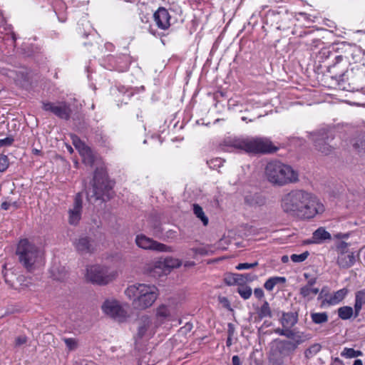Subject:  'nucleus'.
Wrapping results in <instances>:
<instances>
[{
    "label": "nucleus",
    "instance_id": "f257e3e1",
    "mask_svg": "<svg viewBox=\"0 0 365 365\" xmlns=\"http://www.w3.org/2000/svg\"><path fill=\"white\" fill-rule=\"evenodd\" d=\"M282 207L289 215L301 219H310L324 212V205L313 194L304 190H293L282 200Z\"/></svg>",
    "mask_w": 365,
    "mask_h": 365
},
{
    "label": "nucleus",
    "instance_id": "f03ea898",
    "mask_svg": "<svg viewBox=\"0 0 365 365\" xmlns=\"http://www.w3.org/2000/svg\"><path fill=\"white\" fill-rule=\"evenodd\" d=\"M125 294L133 299V305L138 309H145L153 305L158 297V289L154 285L135 284L128 286Z\"/></svg>",
    "mask_w": 365,
    "mask_h": 365
},
{
    "label": "nucleus",
    "instance_id": "7ed1b4c3",
    "mask_svg": "<svg viewBox=\"0 0 365 365\" xmlns=\"http://www.w3.org/2000/svg\"><path fill=\"white\" fill-rule=\"evenodd\" d=\"M264 173L267 180L274 185L283 186L299 181L298 173L279 160L269 162Z\"/></svg>",
    "mask_w": 365,
    "mask_h": 365
},
{
    "label": "nucleus",
    "instance_id": "20e7f679",
    "mask_svg": "<svg viewBox=\"0 0 365 365\" xmlns=\"http://www.w3.org/2000/svg\"><path fill=\"white\" fill-rule=\"evenodd\" d=\"M93 181L92 188L87 192L88 202H106L113 197V182L109 180L107 173L103 169H96Z\"/></svg>",
    "mask_w": 365,
    "mask_h": 365
},
{
    "label": "nucleus",
    "instance_id": "39448f33",
    "mask_svg": "<svg viewBox=\"0 0 365 365\" xmlns=\"http://www.w3.org/2000/svg\"><path fill=\"white\" fill-rule=\"evenodd\" d=\"M16 255L22 267L27 272H31L37 268L43 252L34 242L28 239H22L17 245Z\"/></svg>",
    "mask_w": 365,
    "mask_h": 365
},
{
    "label": "nucleus",
    "instance_id": "423d86ee",
    "mask_svg": "<svg viewBox=\"0 0 365 365\" xmlns=\"http://www.w3.org/2000/svg\"><path fill=\"white\" fill-rule=\"evenodd\" d=\"M309 138L312 140L314 149L324 155H330L335 149L331 144L334 139V132L329 129L322 128L310 133Z\"/></svg>",
    "mask_w": 365,
    "mask_h": 365
},
{
    "label": "nucleus",
    "instance_id": "0eeeda50",
    "mask_svg": "<svg viewBox=\"0 0 365 365\" xmlns=\"http://www.w3.org/2000/svg\"><path fill=\"white\" fill-rule=\"evenodd\" d=\"M224 281L229 286H237V292L245 299L251 297V288L249 286L250 275L249 274L227 273Z\"/></svg>",
    "mask_w": 365,
    "mask_h": 365
},
{
    "label": "nucleus",
    "instance_id": "6e6552de",
    "mask_svg": "<svg viewBox=\"0 0 365 365\" xmlns=\"http://www.w3.org/2000/svg\"><path fill=\"white\" fill-rule=\"evenodd\" d=\"M178 315V304L173 301H167L155 309L154 321L155 326L161 327L167 322L174 321Z\"/></svg>",
    "mask_w": 365,
    "mask_h": 365
},
{
    "label": "nucleus",
    "instance_id": "1a4fd4ad",
    "mask_svg": "<svg viewBox=\"0 0 365 365\" xmlns=\"http://www.w3.org/2000/svg\"><path fill=\"white\" fill-rule=\"evenodd\" d=\"M116 277L115 272H110L106 267L92 265L87 268L86 278L92 283L106 284Z\"/></svg>",
    "mask_w": 365,
    "mask_h": 365
},
{
    "label": "nucleus",
    "instance_id": "9d476101",
    "mask_svg": "<svg viewBox=\"0 0 365 365\" xmlns=\"http://www.w3.org/2000/svg\"><path fill=\"white\" fill-rule=\"evenodd\" d=\"M310 338V334L297 331L293 338H289L291 340H279L277 349L280 354L289 356L294 352L299 345L303 344Z\"/></svg>",
    "mask_w": 365,
    "mask_h": 365
},
{
    "label": "nucleus",
    "instance_id": "9b49d317",
    "mask_svg": "<svg viewBox=\"0 0 365 365\" xmlns=\"http://www.w3.org/2000/svg\"><path fill=\"white\" fill-rule=\"evenodd\" d=\"M341 49V54L334 56L336 62L332 66H329V69H334L336 65L343 61L349 64L356 63L360 62L363 58L362 51L356 45H344Z\"/></svg>",
    "mask_w": 365,
    "mask_h": 365
},
{
    "label": "nucleus",
    "instance_id": "f8f14e48",
    "mask_svg": "<svg viewBox=\"0 0 365 365\" xmlns=\"http://www.w3.org/2000/svg\"><path fill=\"white\" fill-rule=\"evenodd\" d=\"M182 265V261L174 257H166L164 260H158L148 265V271L149 273L155 277L170 272L171 269L180 267Z\"/></svg>",
    "mask_w": 365,
    "mask_h": 365
},
{
    "label": "nucleus",
    "instance_id": "ddd939ff",
    "mask_svg": "<svg viewBox=\"0 0 365 365\" xmlns=\"http://www.w3.org/2000/svg\"><path fill=\"white\" fill-rule=\"evenodd\" d=\"M101 308L106 315L118 322H123L128 317L127 311L115 299L106 300Z\"/></svg>",
    "mask_w": 365,
    "mask_h": 365
},
{
    "label": "nucleus",
    "instance_id": "4468645a",
    "mask_svg": "<svg viewBox=\"0 0 365 365\" xmlns=\"http://www.w3.org/2000/svg\"><path fill=\"white\" fill-rule=\"evenodd\" d=\"M135 242L139 247L144 250H150L161 252H173V248L171 247L153 240L144 235H137Z\"/></svg>",
    "mask_w": 365,
    "mask_h": 365
},
{
    "label": "nucleus",
    "instance_id": "2eb2a0df",
    "mask_svg": "<svg viewBox=\"0 0 365 365\" xmlns=\"http://www.w3.org/2000/svg\"><path fill=\"white\" fill-rule=\"evenodd\" d=\"M43 109L46 111H50L59 118L64 120H68L72 112L70 105L64 101L58 103L43 102Z\"/></svg>",
    "mask_w": 365,
    "mask_h": 365
},
{
    "label": "nucleus",
    "instance_id": "dca6fc26",
    "mask_svg": "<svg viewBox=\"0 0 365 365\" xmlns=\"http://www.w3.org/2000/svg\"><path fill=\"white\" fill-rule=\"evenodd\" d=\"M278 150L279 147L274 145L268 138H252V153L269 155L276 153Z\"/></svg>",
    "mask_w": 365,
    "mask_h": 365
},
{
    "label": "nucleus",
    "instance_id": "f3484780",
    "mask_svg": "<svg viewBox=\"0 0 365 365\" xmlns=\"http://www.w3.org/2000/svg\"><path fill=\"white\" fill-rule=\"evenodd\" d=\"M159 326H155V321H152L150 317L143 315L138 321V337H151L155 334Z\"/></svg>",
    "mask_w": 365,
    "mask_h": 365
},
{
    "label": "nucleus",
    "instance_id": "a211bd4d",
    "mask_svg": "<svg viewBox=\"0 0 365 365\" xmlns=\"http://www.w3.org/2000/svg\"><path fill=\"white\" fill-rule=\"evenodd\" d=\"M83 210V196L78 192L74 197L72 208L68 210V222L71 225H76L81 219Z\"/></svg>",
    "mask_w": 365,
    "mask_h": 365
},
{
    "label": "nucleus",
    "instance_id": "6ab92c4d",
    "mask_svg": "<svg viewBox=\"0 0 365 365\" xmlns=\"http://www.w3.org/2000/svg\"><path fill=\"white\" fill-rule=\"evenodd\" d=\"M73 144L78 150L83 158V162L88 165H92L94 163V155L91 149L82 142L78 136L72 135Z\"/></svg>",
    "mask_w": 365,
    "mask_h": 365
},
{
    "label": "nucleus",
    "instance_id": "aec40b11",
    "mask_svg": "<svg viewBox=\"0 0 365 365\" xmlns=\"http://www.w3.org/2000/svg\"><path fill=\"white\" fill-rule=\"evenodd\" d=\"M339 85L343 90L351 91L358 89V79L354 75V69L346 71L339 75Z\"/></svg>",
    "mask_w": 365,
    "mask_h": 365
},
{
    "label": "nucleus",
    "instance_id": "412c9836",
    "mask_svg": "<svg viewBox=\"0 0 365 365\" xmlns=\"http://www.w3.org/2000/svg\"><path fill=\"white\" fill-rule=\"evenodd\" d=\"M74 246L81 255L91 254L96 250L94 241L88 237H81L74 242Z\"/></svg>",
    "mask_w": 365,
    "mask_h": 365
},
{
    "label": "nucleus",
    "instance_id": "4be33fe9",
    "mask_svg": "<svg viewBox=\"0 0 365 365\" xmlns=\"http://www.w3.org/2000/svg\"><path fill=\"white\" fill-rule=\"evenodd\" d=\"M153 18L159 29L166 30L170 26V15L165 8L160 7L154 13Z\"/></svg>",
    "mask_w": 365,
    "mask_h": 365
},
{
    "label": "nucleus",
    "instance_id": "5701e85b",
    "mask_svg": "<svg viewBox=\"0 0 365 365\" xmlns=\"http://www.w3.org/2000/svg\"><path fill=\"white\" fill-rule=\"evenodd\" d=\"M226 145L240 151L251 153V140L249 138L240 137L230 139L226 141Z\"/></svg>",
    "mask_w": 365,
    "mask_h": 365
},
{
    "label": "nucleus",
    "instance_id": "b1692460",
    "mask_svg": "<svg viewBox=\"0 0 365 365\" xmlns=\"http://www.w3.org/2000/svg\"><path fill=\"white\" fill-rule=\"evenodd\" d=\"M298 312H282V316L279 318V322L284 328L292 329L294 327L299 320Z\"/></svg>",
    "mask_w": 365,
    "mask_h": 365
},
{
    "label": "nucleus",
    "instance_id": "393cba45",
    "mask_svg": "<svg viewBox=\"0 0 365 365\" xmlns=\"http://www.w3.org/2000/svg\"><path fill=\"white\" fill-rule=\"evenodd\" d=\"M356 262L354 252H341L338 254L336 263L340 268L348 269L352 267Z\"/></svg>",
    "mask_w": 365,
    "mask_h": 365
},
{
    "label": "nucleus",
    "instance_id": "a878e982",
    "mask_svg": "<svg viewBox=\"0 0 365 365\" xmlns=\"http://www.w3.org/2000/svg\"><path fill=\"white\" fill-rule=\"evenodd\" d=\"M312 239L314 243H320L324 240H330L331 235L324 227H321L313 232Z\"/></svg>",
    "mask_w": 365,
    "mask_h": 365
},
{
    "label": "nucleus",
    "instance_id": "bb28decb",
    "mask_svg": "<svg viewBox=\"0 0 365 365\" xmlns=\"http://www.w3.org/2000/svg\"><path fill=\"white\" fill-rule=\"evenodd\" d=\"M32 284L31 279L24 275L19 276L16 279V284L12 286L19 291H24L29 288Z\"/></svg>",
    "mask_w": 365,
    "mask_h": 365
},
{
    "label": "nucleus",
    "instance_id": "cd10ccee",
    "mask_svg": "<svg viewBox=\"0 0 365 365\" xmlns=\"http://www.w3.org/2000/svg\"><path fill=\"white\" fill-rule=\"evenodd\" d=\"M348 293V289L346 288L341 289L334 293L332 296L329 297L327 303L329 304H336L342 301Z\"/></svg>",
    "mask_w": 365,
    "mask_h": 365
},
{
    "label": "nucleus",
    "instance_id": "c85d7f7f",
    "mask_svg": "<svg viewBox=\"0 0 365 365\" xmlns=\"http://www.w3.org/2000/svg\"><path fill=\"white\" fill-rule=\"evenodd\" d=\"M257 314L259 319L264 317H272V311L269 304L267 301H264L260 308L257 309Z\"/></svg>",
    "mask_w": 365,
    "mask_h": 365
},
{
    "label": "nucleus",
    "instance_id": "c756f323",
    "mask_svg": "<svg viewBox=\"0 0 365 365\" xmlns=\"http://www.w3.org/2000/svg\"><path fill=\"white\" fill-rule=\"evenodd\" d=\"M353 147L359 154H365V134L359 135L355 139Z\"/></svg>",
    "mask_w": 365,
    "mask_h": 365
},
{
    "label": "nucleus",
    "instance_id": "7c9ffc66",
    "mask_svg": "<svg viewBox=\"0 0 365 365\" xmlns=\"http://www.w3.org/2000/svg\"><path fill=\"white\" fill-rule=\"evenodd\" d=\"M354 314L352 307L349 306L341 307L338 309L339 317L343 320L350 319Z\"/></svg>",
    "mask_w": 365,
    "mask_h": 365
},
{
    "label": "nucleus",
    "instance_id": "2f4dec72",
    "mask_svg": "<svg viewBox=\"0 0 365 365\" xmlns=\"http://www.w3.org/2000/svg\"><path fill=\"white\" fill-rule=\"evenodd\" d=\"M311 319L316 324L325 323L328 321V314L327 312H315L311 314Z\"/></svg>",
    "mask_w": 365,
    "mask_h": 365
},
{
    "label": "nucleus",
    "instance_id": "473e14b6",
    "mask_svg": "<svg viewBox=\"0 0 365 365\" xmlns=\"http://www.w3.org/2000/svg\"><path fill=\"white\" fill-rule=\"evenodd\" d=\"M193 212L197 217L201 220L204 225H207L208 223V218L205 216L202 208L197 204L193 205Z\"/></svg>",
    "mask_w": 365,
    "mask_h": 365
},
{
    "label": "nucleus",
    "instance_id": "72a5a7b5",
    "mask_svg": "<svg viewBox=\"0 0 365 365\" xmlns=\"http://www.w3.org/2000/svg\"><path fill=\"white\" fill-rule=\"evenodd\" d=\"M322 346L319 344H314L304 351L306 359H310L320 351Z\"/></svg>",
    "mask_w": 365,
    "mask_h": 365
},
{
    "label": "nucleus",
    "instance_id": "f704fd0d",
    "mask_svg": "<svg viewBox=\"0 0 365 365\" xmlns=\"http://www.w3.org/2000/svg\"><path fill=\"white\" fill-rule=\"evenodd\" d=\"M297 331L287 328H277L274 329V332L280 336H284L287 338H293Z\"/></svg>",
    "mask_w": 365,
    "mask_h": 365
},
{
    "label": "nucleus",
    "instance_id": "c9c22d12",
    "mask_svg": "<svg viewBox=\"0 0 365 365\" xmlns=\"http://www.w3.org/2000/svg\"><path fill=\"white\" fill-rule=\"evenodd\" d=\"M190 251L193 253L194 255H210L212 253L210 246L192 248Z\"/></svg>",
    "mask_w": 365,
    "mask_h": 365
},
{
    "label": "nucleus",
    "instance_id": "e433bc0d",
    "mask_svg": "<svg viewBox=\"0 0 365 365\" xmlns=\"http://www.w3.org/2000/svg\"><path fill=\"white\" fill-rule=\"evenodd\" d=\"M319 289L318 288H313L312 287L304 286L300 288L299 294L303 297H308L311 294L316 295L319 293Z\"/></svg>",
    "mask_w": 365,
    "mask_h": 365
},
{
    "label": "nucleus",
    "instance_id": "4c0bfd02",
    "mask_svg": "<svg viewBox=\"0 0 365 365\" xmlns=\"http://www.w3.org/2000/svg\"><path fill=\"white\" fill-rule=\"evenodd\" d=\"M63 341L69 351L76 349L78 345V340L74 338H64Z\"/></svg>",
    "mask_w": 365,
    "mask_h": 365
},
{
    "label": "nucleus",
    "instance_id": "58836bf2",
    "mask_svg": "<svg viewBox=\"0 0 365 365\" xmlns=\"http://www.w3.org/2000/svg\"><path fill=\"white\" fill-rule=\"evenodd\" d=\"M309 255V252L306 251L300 255L293 254L291 255L290 258L294 262H304Z\"/></svg>",
    "mask_w": 365,
    "mask_h": 365
},
{
    "label": "nucleus",
    "instance_id": "ea45409f",
    "mask_svg": "<svg viewBox=\"0 0 365 365\" xmlns=\"http://www.w3.org/2000/svg\"><path fill=\"white\" fill-rule=\"evenodd\" d=\"M257 206H262L265 204V197L262 193H255L252 197V202Z\"/></svg>",
    "mask_w": 365,
    "mask_h": 365
},
{
    "label": "nucleus",
    "instance_id": "a19ab883",
    "mask_svg": "<svg viewBox=\"0 0 365 365\" xmlns=\"http://www.w3.org/2000/svg\"><path fill=\"white\" fill-rule=\"evenodd\" d=\"M9 165V161L7 155L0 154V172L6 171Z\"/></svg>",
    "mask_w": 365,
    "mask_h": 365
},
{
    "label": "nucleus",
    "instance_id": "79ce46f5",
    "mask_svg": "<svg viewBox=\"0 0 365 365\" xmlns=\"http://www.w3.org/2000/svg\"><path fill=\"white\" fill-rule=\"evenodd\" d=\"M14 142V138L12 135H9L4 139H0V148L10 146Z\"/></svg>",
    "mask_w": 365,
    "mask_h": 365
},
{
    "label": "nucleus",
    "instance_id": "37998d69",
    "mask_svg": "<svg viewBox=\"0 0 365 365\" xmlns=\"http://www.w3.org/2000/svg\"><path fill=\"white\" fill-rule=\"evenodd\" d=\"M11 207H12L14 210H16L19 207V205L17 202H4L1 205V207L2 210H8Z\"/></svg>",
    "mask_w": 365,
    "mask_h": 365
},
{
    "label": "nucleus",
    "instance_id": "c03bdc74",
    "mask_svg": "<svg viewBox=\"0 0 365 365\" xmlns=\"http://www.w3.org/2000/svg\"><path fill=\"white\" fill-rule=\"evenodd\" d=\"M354 349L352 348H344L341 352V356L347 359L354 358Z\"/></svg>",
    "mask_w": 365,
    "mask_h": 365
},
{
    "label": "nucleus",
    "instance_id": "a18cd8bd",
    "mask_svg": "<svg viewBox=\"0 0 365 365\" xmlns=\"http://www.w3.org/2000/svg\"><path fill=\"white\" fill-rule=\"evenodd\" d=\"M355 300L357 302H361V304H365V289L358 291L356 293Z\"/></svg>",
    "mask_w": 365,
    "mask_h": 365
},
{
    "label": "nucleus",
    "instance_id": "49530a36",
    "mask_svg": "<svg viewBox=\"0 0 365 365\" xmlns=\"http://www.w3.org/2000/svg\"><path fill=\"white\" fill-rule=\"evenodd\" d=\"M348 243L344 241L339 242L336 245V251L339 253L347 252Z\"/></svg>",
    "mask_w": 365,
    "mask_h": 365
},
{
    "label": "nucleus",
    "instance_id": "de8ad7c7",
    "mask_svg": "<svg viewBox=\"0 0 365 365\" xmlns=\"http://www.w3.org/2000/svg\"><path fill=\"white\" fill-rule=\"evenodd\" d=\"M333 54L334 53L327 48H323L319 51L321 58H328Z\"/></svg>",
    "mask_w": 365,
    "mask_h": 365
},
{
    "label": "nucleus",
    "instance_id": "09e8293b",
    "mask_svg": "<svg viewBox=\"0 0 365 365\" xmlns=\"http://www.w3.org/2000/svg\"><path fill=\"white\" fill-rule=\"evenodd\" d=\"M223 164V160L221 158H215L212 160L210 163V168L221 167Z\"/></svg>",
    "mask_w": 365,
    "mask_h": 365
},
{
    "label": "nucleus",
    "instance_id": "8fccbe9b",
    "mask_svg": "<svg viewBox=\"0 0 365 365\" xmlns=\"http://www.w3.org/2000/svg\"><path fill=\"white\" fill-rule=\"evenodd\" d=\"M274 285L278 284H284L286 282V278L284 277H270Z\"/></svg>",
    "mask_w": 365,
    "mask_h": 365
},
{
    "label": "nucleus",
    "instance_id": "3c124183",
    "mask_svg": "<svg viewBox=\"0 0 365 365\" xmlns=\"http://www.w3.org/2000/svg\"><path fill=\"white\" fill-rule=\"evenodd\" d=\"M27 341V337L25 336H19L15 340L16 346H21L26 344Z\"/></svg>",
    "mask_w": 365,
    "mask_h": 365
},
{
    "label": "nucleus",
    "instance_id": "603ef678",
    "mask_svg": "<svg viewBox=\"0 0 365 365\" xmlns=\"http://www.w3.org/2000/svg\"><path fill=\"white\" fill-rule=\"evenodd\" d=\"M363 304H361V302H357L355 300L354 304V317H356L359 316V312L362 308Z\"/></svg>",
    "mask_w": 365,
    "mask_h": 365
},
{
    "label": "nucleus",
    "instance_id": "864d4df0",
    "mask_svg": "<svg viewBox=\"0 0 365 365\" xmlns=\"http://www.w3.org/2000/svg\"><path fill=\"white\" fill-rule=\"evenodd\" d=\"M274 286L275 285L274 284V282L272 281L270 278H269L264 284V287L267 291H272L274 289Z\"/></svg>",
    "mask_w": 365,
    "mask_h": 365
},
{
    "label": "nucleus",
    "instance_id": "5fc2aeb1",
    "mask_svg": "<svg viewBox=\"0 0 365 365\" xmlns=\"http://www.w3.org/2000/svg\"><path fill=\"white\" fill-rule=\"evenodd\" d=\"M255 296L258 298L261 299L264 297V291L261 288H255L254 290Z\"/></svg>",
    "mask_w": 365,
    "mask_h": 365
},
{
    "label": "nucleus",
    "instance_id": "6e6d98bb",
    "mask_svg": "<svg viewBox=\"0 0 365 365\" xmlns=\"http://www.w3.org/2000/svg\"><path fill=\"white\" fill-rule=\"evenodd\" d=\"M250 268H251V263H240L236 266V269L238 270Z\"/></svg>",
    "mask_w": 365,
    "mask_h": 365
},
{
    "label": "nucleus",
    "instance_id": "4d7b16f0",
    "mask_svg": "<svg viewBox=\"0 0 365 365\" xmlns=\"http://www.w3.org/2000/svg\"><path fill=\"white\" fill-rule=\"evenodd\" d=\"M220 302L223 304L224 307L229 308L230 302L226 297H220Z\"/></svg>",
    "mask_w": 365,
    "mask_h": 365
},
{
    "label": "nucleus",
    "instance_id": "13d9d810",
    "mask_svg": "<svg viewBox=\"0 0 365 365\" xmlns=\"http://www.w3.org/2000/svg\"><path fill=\"white\" fill-rule=\"evenodd\" d=\"M232 361L233 365H241L240 359L237 355L232 356Z\"/></svg>",
    "mask_w": 365,
    "mask_h": 365
},
{
    "label": "nucleus",
    "instance_id": "bf43d9fd",
    "mask_svg": "<svg viewBox=\"0 0 365 365\" xmlns=\"http://www.w3.org/2000/svg\"><path fill=\"white\" fill-rule=\"evenodd\" d=\"M66 275V271L63 269V271L60 274L59 276H56L55 274H53L54 278L57 280H63Z\"/></svg>",
    "mask_w": 365,
    "mask_h": 365
},
{
    "label": "nucleus",
    "instance_id": "052dcab7",
    "mask_svg": "<svg viewBox=\"0 0 365 365\" xmlns=\"http://www.w3.org/2000/svg\"><path fill=\"white\" fill-rule=\"evenodd\" d=\"M317 282V278H312L308 280L307 284L305 286L307 287H312Z\"/></svg>",
    "mask_w": 365,
    "mask_h": 365
},
{
    "label": "nucleus",
    "instance_id": "680f3d73",
    "mask_svg": "<svg viewBox=\"0 0 365 365\" xmlns=\"http://www.w3.org/2000/svg\"><path fill=\"white\" fill-rule=\"evenodd\" d=\"M232 331L229 330V336H228L227 341H226L227 346H230L232 344Z\"/></svg>",
    "mask_w": 365,
    "mask_h": 365
},
{
    "label": "nucleus",
    "instance_id": "e2e57ef3",
    "mask_svg": "<svg viewBox=\"0 0 365 365\" xmlns=\"http://www.w3.org/2000/svg\"><path fill=\"white\" fill-rule=\"evenodd\" d=\"M195 265V263L194 262H191V261L185 262L184 264V266L185 267H194Z\"/></svg>",
    "mask_w": 365,
    "mask_h": 365
},
{
    "label": "nucleus",
    "instance_id": "0e129e2a",
    "mask_svg": "<svg viewBox=\"0 0 365 365\" xmlns=\"http://www.w3.org/2000/svg\"><path fill=\"white\" fill-rule=\"evenodd\" d=\"M363 355V352L360 350H354V358H356V357H358V356H362Z\"/></svg>",
    "mask_w": 365,
    "mask_h": 365
},
{
    "label": "nucleus",
    "instance_id": "69168bd1",
    "mask_svg": "<svg viewBox=\"0 0 365 365\" xmlns=\"http://www.w3.org/2000/svg\"><path fill=\"white\" fill-rule=\"evenodd\" d=\"M332 360L334 363H336L337 364H340V365L344 364L343 361L338 357H335V358L332 359Z\"/></svg>",
    "mask_w": 365,
    "mask_h": 365
},
{
    "label": "nucleus",
    "instance_id": "338daca9",
    "mask_svg": "<svg viewBox=\"0 0 365 365\" xmlns=\"http://www.w3.org/2000/svg\"><path fill=\"white\" fill-rule=\"evenodd\" d=\"M281 261L283 263H287L289 262V257L287 255H283L281 258Z\"/></svg>",
    "mask_w": 365,
    "mask_h": 365
},
{
    "label": "nucleus",
    "instance_id": "774afa93",
    "mask_svg": "<svg viewBox=\"0 0 365 365\" xmlns=\"http://www.w3.org/2000/svg\"><path fill=\"white\" fill-rule=\"evenodd\" d=\"M353 365H363L362 361L361 359H356L354 361Z\"/></svg>",
    "mask_w": 365,
    "mask_h": 365
}]
</instances>
